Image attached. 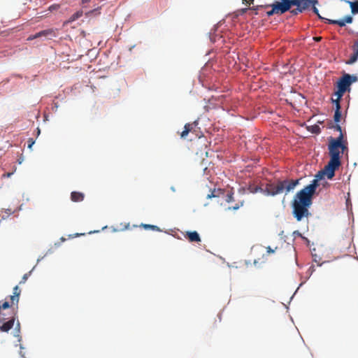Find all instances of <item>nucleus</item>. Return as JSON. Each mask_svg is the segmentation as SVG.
<instances>
[{
	"mask_svg": "<svg viewBox=\"0 0 358 358\" xmlns=\"http://www.w3.org/2000/svg\"><path fill=\"white\" fill-rule=\"evenodd\" d=\"M334 128L340 132L337 138L330 137L329 139V155L330 160L320 171L312 182L298 192L294 197L292 203V213L297 221H301L303 217H308L310 215L308 208L312 204V197L318 187V181L327 176L328 179H332L335 176V171L341 165V153L343 154L348 150V143L343 141V134L341 127L336 124Z\"/></svg>",
	"mask_w": 358,
	"mask_h": 358,
	"instance_id": "f257e3e1",
	"label": "nucleus"
},
{
	"mask_svg": "<svg viewBox=\"0 0 358 358\" xmlns=\"http://www.w3.org/2000/svg\"><path fill=\"white\" fill-rule=\"evenodd\" d=\"M299 184V180H278L276 182L266 183L264 187V194L275 196L285 192L287 194Z\"/></svg>",
	"mask_w": 358,
	"mask_h": 358,
	"instance_id": "f03ea898",
	"label": "nucleus"
},
{
	"mask_svg": "<svg viewBox=\"0 0 358 358\" xmlns=\"http://www.w3.org/2000/svg\"><path fill=\"white\" fill-rule=\"evenodd\" d=\"M357 80V76L345 73L337 82V91L334 93L336 99L340 100L346 91L350 90L352 83Z\"/></svg>",
	"mask_w": 358,
	"mask_h": 358,
	"instance_id": "7ed1b4c3",
	"label": "nucleus"
},
{
	"mask_svg": "<svg viewBox=\"0 0 358 358\" xmlns=\"http://www.w3.org/2000/svg\"><path fill=\"white\" fill-rule=\"evenodd\" d=\"M291 7L292 6H296L295 9L291 10L293 15H298L308 9L311 4H317V0H290Z\"/></svg>",
	"mask_w": 358,
	"mask_h": 358,
	"instance_id": "20e7f679",
	"label": "nucleus"
},
{
	"mask_svg": "<svg viewBox=\"0 0 358 358\" xmlns=\"http://www.w3.org/2000/svg\"><path fill=\"white\" fill-rule=\"evenodd\" d=\"M270 6L273 8L276 14H282L291 8L290 0H280V2L275 1Z\"/></svg>",
	"mask_w": 358,
	"mask_h": 358,
	"instance_id": "39448f33",
	"label": "nucleus"
},
{
	"mask_svg": "<svg viewBox=\"0 0 358 358\" xmlns=\"http://www.w3.org/2000/svg\"><path fill=\"white\" fill-rule=\"evenodd\" d=\"M17 311L6 322H4L5 318L0 319V331L3 332H8L14 326L16 319Z\"/></svg>",
	"mask_w": 358,
	"mask_h": 358,
	"instance_id": "423d86ee",
	"label": "nucleus"
},
{
	"mask_svg": "<svg viewBox=\"0 0 358 358\" xmlns=\"http://www.w3.org/2000/svg\"><path fill=\"white\" fill-rule=\"evenodd\" d=\"M57 36V29H48L45 30H42L38 32V38L44 37L48 39H52Z\"/></svg>",
	"mask_w": 358,
	"mask_h": 358,
	"instance_id": "0eeeda50",
	"label": "nucleus"
},
{
	"mask_svg": "<svg viewBox=\"0 0 358 358\" xmlns=\"http://www.w3.org/2000/svg\"><path fill=\"white\" fill-rule=\"evenodd\" d=\"M353 21V18L350 15H346L343 19L336 20H327V23L331 24H337L340 27H345L346 24H351Z\"/></svg>",
	"mask_w": 358,
	"mask_h": 358,
	"instance_id": "6e6552de",
	"label": "nucleus"
},
{
	"mask_svg": "<svg viewBox=\"0 0 358 358\" xmlns=\"http://www.w3.org/2000/svg\"><path fill=\"white\" fill-rule=\"evenodd\" d=\"M20 294L21 289L17 285H16L13 288V295L9 296L10 301H11V305H15L16 309H17V304L20 300Z\"/></svg>",
	"mask_w": 358,
	"mask_h": 358,
	"instance_id": "1a4fd4ad",
	"label": "nucleus"
},
{
	"mask_svg": "<svg viewBox=\"0 0 358 358\" xmlns=\"http://www.w3.org/2000/svg\"><path fill=\"white\" fill-rule=\"evenodd\" d=\"M332 102L335 104L336 106L334 120L336 123H338L341 118L340 100L332 99Z\"/></svg>",
	"mask_w": 358,
	"mask_h": 358,
	"instance_id": "9d476101",
	"label": "nucleus"
},
{
	"mask_svg": "<svg viewBox=\"0 0 358 358\" xmlns=\"http://www.w3.org/2000/svg\"><path fill=\"white\" fill-rule=\"evenodd\" d=\"M185 236L187 238H188L189 241H190V242L198 243V242L201 241V238L199 236V234L196 231H187V232H186V234L185 235Z\"/></svg>",
	"mask_w": 358,
	"mask_h": 358,
	"instance_id": "9b49d317",
	"label": "nucleus"
},
{
	"mask_svg": "<svg viewBox=\"0 0 358 358\" xmlns=\"http://www.w3.org/2000/svg\"><path fill=\"white\" fill-rule=\"evenodd\" d=\"M196 122H194L193 123H187L184 127V130L182 131L180 134L181 138H186L188 134L192 131L194 127H196Z\"/></svg>",
	"mask_w": 358,
	"mask_h": 358,
	"instance_id": "f8f14e48",
	"label": "nucleus"
},
{
	"mask_svg": "<svg viewBox=\"0 0 358 358\" xmlns=\"http://www.w3.org/2000/svg\"><path fill=\"white\" fill-rule=\"evenodd\" d=\"M224 194V190L223 189H213L210 191V193L208 194L206 196L207 199H211L215 197H220Z\"/></svg>",
	"mask_w": 358,
	"mask_h": 358,
	"instance_id": "ddd939ff",
	"label": "nucleus"
},
{
	"mask_svg": "<svg viewBox=\"0 0 358 358\" xmlns=\"http://www.w3.org/2000/svg\"><path fill=\"white\" fill-rule=\"evenodd\" d=\"M85 195L82 192H72L71 194V199L73 202H80L83 201Z\"/></svg>",
	"mask_w": 358,
	"mask_h": 358,
	"instance_id": "4468645a",
	"label": "nucleus"
},
{
	"mask_svg": "<svg viewBox=\"0 0 358 358\" xmlns=\"http://www.w3.org/2000/svg\"><path fill=\"white\" fill-rule=\"evenodd\" d=\"M345 1L350 6L352 14L357 15L358 14V0H355L354 1L345 0Z\"/></svg>",
	"mask_w": 358,
	"mask_h": 358,
	"instance_id": "2eb2a0df",
	"label": "nucleus"
},
{
	"mask_svg": "<svg viewBox=\"0 0 358 358\" xmlns=\"http://www.w3.org/2000/svg\"><path fill=\"white\" fill-rule=\"evenodd\" d=\"M83 12L82 10H78L77 11L76 13H75L74 14H73L67 21H66L64 22V24H69V23H71V22H73L74 21H76V20H78V18H80L81 16H83Z\"/></svg>",
	"mask_w": 358,
	"mask_h": 358,
	"instance_id": "dca6fc26",
	"label": "nucleus"
},
{
	"mask_svg": "<svg viewBox=\"0 0 358 358\" xmlns=\"http://www.w3.org/2000/svg\"><path fill=\"white\" fill-rule=\"evenodd\" d=\"M248 190L250 193H253V194L259 192L264 194V188H262L261 187H259V186L250 185L248 187Z\"/></svg>",
	"mask_w": 358,
	"mask_h": 358,
	"instance_id": "f3484780",
	"label": "nucleus"
},
{
	"mask_svg": "<svg viewBox=\"0 0 358 358\" xmlns=\"http://www.w3.org/2000/svg\"><path fill=\"white\" fill-rule=\"evenodd\" d=\"M14 305H11V301L9 302L8 301H5L3 302L0 301V315H1V310L7 309L10 307L13 306Z\"/></svg>",
	"mask_w": 358,
	"mask_h": 358,
	"instance_id": "a211bd4d",
	"label": "nucleus"
},
{
	"mask_svg": "<svg viewBox=\"0 0 358 358\" xmlns=\"http://www.w3.org/2000/svg\"><path fill=\"white\" fill-rule=\"evenodd\" d=\"M141 227H143L145 229H152L153 231H160V229L156 225L148 224H141Z\"/></svg>",
	"mask_w": 358,
	"mask_h": 358,
	"instance_id": "6ab92c4d",
	"label": "nucleus"
},
{
	"mask_svg": "<svg viewBox=\"0 0 358 358\" xmlns=\"http://www.w3.org/2000/svg\"><path fill=\"white\" fill-rule=\"evenodd\" d=\"M244 203H245L244 200L239 201L234 206L229 207L228 210H236L239 209L241 207H242L244 205Z\"/></svg>",
	"mask_w": 358,
	"mask_h": 358,
	"instance_id": "aec40b11",
	"label": "nucleus"
},
{
	"mask_svg": "<svg viewBox=\"0 0 358 358\" xmlns=\"http://www.w3.org/2000/svg\"><path fill=\"white\" fill-rule=\"evenodd\" d=\"M316 6V4H313H313H311V6H310V7H311V8H312V10H313V12L315 15H317L318 16V17H319V18L322 19V20H325V22H327V20H328V19H327V18H324V17H322L320 16V13H319V10H318V9L316 8V6Z\"/></svg>",
	"mask_w": 358,
	"mask_h": 358,
	"instance_id": "412c9836",
	"label": "nucleus"
},
{
	"mask_svg": "<svg viewBox=\"0 0 358 358\" xmlns=\"http://www.w3.org/2000/svg\"><path fill=\"white\" fill-rule=\"evenodd\" d=\"M225 201L227 203H231V202H233L234 201V193L231 191V192H229L226 196H225Z\"/></svg>",
	"mask_w": 358,
	"mask_h": 358,
	"instance_id": "4be33fe9",
	"label": "nucleus"
},
{
	"mask_svg": "<svg viewBox=\"0 0 358 358\" xmlns=\"http://www.w3.org/2000/svg\"><path fill=\"white\" fill-rule=\"evenodd\" d=\"M358 59V54H357V50L354 49V54L350 57L348 64H353Z\"/></svg>",
	"mask_w": 358,
	"mask_h": 358,
	"instance_id": "5701e85b",
	"label": "nucleus"
},
{
	"mask_svg": "<svg viewBox=\"0 0 358 358\" xmlns=\"http://www.w3.org/2000/svg\"><path fill=\"white\" fill-rule=\"evenodd\" d=\"M15 336L19 338L20 337V323L19 321L17 322L16 323V326H15Z\"/></svg>",
	"mask_w": 358,
	"mask_h": 358,
	"instance_id": "b1692460",
	"label": "nucleus"
},
{
	"mask_svg": "<svg viewBox=\"0 0 358 358\" xmlns=\"http://www.w3.org/2000/svg\"><path fill=\"white\" fill-rule=\"evenodd\" d=\"M38 33L35 34H32V35H30L28 38H27V41H32L34 39H36V38H38Z\"/></svg>",
	"mask_w": 358,
	"mask_h": 358,
	"instance_id": "393cba45",
	"label": "nucleus"
},
{
	"mask_svg": "<svg viewBox=\"0 0 358 358\" xmlns=\"http://www.w3.org/2000/svg\"><path fill=\"white\" fill-rule=\"evenodd\" d=\"M28 148L31 149L33 145L34 144V141L33 138H29L28 141Z\"/></svg>",
	"mask_w": 358,
	"mask_h": 358,
	"instance_id": "a878e982",
	"label": "nucleus"
},
{
	"mask_svg": "<svg viewBox=\"0 0 358 358\" xmlns=\"http://www.w3.org/2000/svg\"><path fill=\"white\" fill-rule=\"evenodd\" d=\"M29 273H25V274L23 275L22 278V280L20 281V284H22V283H24V282H26V280H27V278H28V277H29Z\"/></svg>",
	"mask_w": 358,
	"mask_h": 358,
	"instance_id": "bb28decb",
	"label": "nucleus"
},
{
	"mask_svg": "<svg viewBox=\"0 0 358 358\" xmlns=\"http://www.w3.org/2000/svg\"><path fill=\"white\" fill-rule=\"evenodd\" d=\"M266 14H267L268 16H271V15H273L274 14H276V13H275V10H273V8H272L271 10L267 11Z\"/></svg>",
	"mask_w": 358,
	"mask_h": 358,
	"instance_id": "cd10ccee",
	"label": "nucleus"
},
{
	"mask_svg": "<svg viewBox=\"0 0 358 358\" xmlns=\"http://www.w3.org/2000/svg\"><path fill=\"white\" fill-rule=\"evenodd\" d=\"M253 2H254V0H243V3L246 4V5L247 4L250 5V4L253 3Z\"/></svg>",
	"mask_w": 358,
	"mask_h": 358,
	"instance_id": "c85d7f7f",
	"label": "nucleus"
},
{
	"mask_svg": "<svg viewBox=\"0 0 358 358\" xmlns=\"http://www.w3.org/2000/svg\"><path fill=\"white\" fill-rule=\"evenodd\" d=\"M238 192L241 194H245L246 193V189L244 187H241L238 189Z\"/></svg>",
	"mask_w": 358,
	"mask_h": 358,
	"instance_id": "c756f323",
	"label": "nucleus"
},
{
	"mask_svg": "<svg viewBox=\"0 0 358 358\" xmlns=\"http://www.w3.org/2000/svg\"><path fill=\"white\" fill-rule=\"evenodd\" d=\"M266 251L268 254L273 253L275 250H273L270 246L266 248Z\"/></svg>",
	"mask_w": 358,
	"mask_h": 358,
	"instance_id": "7c9ffc66",
	"label": "nucleus"
},
{
	"mask_svg": "<svg viewBox=\"0 0 358 358\" xmlns=\"http://www.w3.org/2000/svg\"><path fill=\"white\" fill-rule=\"evenodd\" d=\"M313 40L315 41H317V42H319L322 40V37L320 36H315V37H313Z\"/></svg>",
	"mask_w": 358,
	"mask_h": 358,
	"instance_id": "2f4dec72",
	"label": "nucleus"
},
{
	"mask_svg": "<svg viewBox=\"0 0 358 358\" xmlns=\"http://www.w3.org/2000/svg\"><path fill=\"white\" fill-rule=\"evenodd\" d=\"M354 49H355L357 50V54H358V41L357 42H355V45H354Z\"/></svg>",
	"mask_w": 358,
	"mask_h": 358,
	"instance_id": "473e14b6",
	"label": "nucleus"
},
{
	"mask_svg": "<svg viewBox=\"0 0 358 358\" xmlns=\"http://www.w3.org/2000/svg\"><path fill=\"white\" fill-rule=\"evenodd\" d=\"M13 174V173H4L3 176L4 177H7V178H9L10 177V176Z\"/></svg>",
	"mask_w": 358,
	"mask_h": 358,
	"instance_id": "72a5a7b5",
	"label": "nucleus"
},
{
	"mask_svg": "<svg viewBox=\"0 0 358 358\" xmlns=\"http://www.w3.org/2000/svg\"><path fill=\"white\" fill-rule=\"evenodd\" d=\"M314 128H315V129H314V132H316V131H319V130H320V127H319L318 126H315V127H314Z\"/></svg>",
	"mask_w": 358,
	"mask_h": 358,
	"instance_id": "f704fd0d",
	"label": "nucleus"
},
{
	"mask_svg": "<svg viewBox=\"0 0 358 358\" xmlns=\"http://www.w3.org/2000/svg\"><path fill=\"white\" fill-rule=\"evenodd\" d=\"M294 234H296V235L301 236V233L299 231H294Z\"/></svg>",
	"mask_w": 358,
	"mask_h": 358,
	"instance_id": "c9c22d12",
	"label": "nucleus"
},
{
	"mask_svg": "<svg viewBox=\"0 0 358 358\" xmlns=\"http://www.w3.org/2000/svg\"><path fill=\"white\" fill-rule=\"evenodd\" d=\"M79 235H80L79 234H74V235H70L69 236H70L71 238H73V237H77V236H78Z\"/></svg>",
	"mask_w": 358,
	"mask_h": 358,
	"instance_id": "e433bc0d",
	"label": "nucleus"
},
{
	"mask_svg": "<svg viewBox=\"0 0 358 358\" xmlns=\"http://www.w3.org/2000/svg\"><path fill=\"white\" fill-rule=\"evenodd\" d=\"M91 0H82V3L84 4V3H88Z\"/></svg>",
	"mask_w": 358,
	"mask_h": 358,
	"instance_id": "4c0bfd02",
	"label": "nucleus"
},
{
	"mask_svg": "<svg viewBox=\"0 0 358 358\" xmlns=\"http://www.w3.org/2000/svg\"><path fill=\"white\" fill-rule=\"evenodd\" d=\"M247 10V8L243 9V12H245Z\"/></svg>",
	"mask_w": 358,
	"mask_h": 358,
	"instance_id": "58836bf2",
	"label": "nucleus"
},
{
	"mask_svg": "<svg viewBox=\"0 0 358 358\" xmlns=\"http://www.w3.org/2000/svg\"><path fill=\"white\" fill-rule=\"evenodd\" d=\"M129 224H127V226L126 227V229H128L129 228Z\"/></svg>",
	"mask_w": 358,
	"mask_h": 358,
	"instance_id": "ea45409f",
	"label": "nucleus"
}]
</instances>
